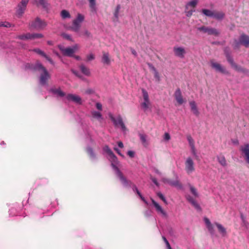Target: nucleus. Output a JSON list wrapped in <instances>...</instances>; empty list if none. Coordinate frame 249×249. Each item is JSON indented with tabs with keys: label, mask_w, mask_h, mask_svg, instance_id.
<instances>
[{
	"label": "nucleus",
	"mask_w": 249,
	"mask_h": 249,
	"mask_svg": "<svg viewBox=\"0 0 249 249\" xmlns=\"http://www.w3.org/2000/svg\"><path fill=\"white\" fill-rule=\"evenodd\" d=\"M103 149L104 151L107 154L108 158L111 160L112 162L111 165L115 171L116 174L118 177L120 179L123 183H126L127 180L123 176L121 172L115 165V164H117L119 163L117 157L115 156V155L108 146H105Z\"/></svg>",
	"instance_id": "nucleus-1"
},
{
	"label": "nucleus",
	"mask_w": 249,
	"mask_h": 249,
	"mask_svg": "<svg viewBox=\"0 0 249 249\" xmlns=\"http://www.w3.org/2000/svg\"><path fill=\"white\" fill-rule=\"evenodd\" d=\"M204 222L209 232L213 236L215 234L214 226L217 228L218 233L222 237H225L227 236V231L226 228L221 224L218 222H214L213 224L208 218H204Z\"/></svg>",
	"instance_id": "nucleus-2"
},
{
	"label": "nucleus",
	"mask_w": 249,
	"mask_h": 249,
	"mask_svg": "<svg viewBox=\"0 0 249 249\" xmlns=\"http://www.w3.org/2000/svg\"><path fill=\"white\" fill-rule=\"evenodd\" d=\"M59 50L61 51L62 54L64 56L69 57H73V54L80 49V45L75 44L72 47H65L63 45H58Z\"/></svg>",
	"instance_id": "nucleus-3"
},
{
	"label": "nucleus",
	"mask_w": 249,
	"mask_h": 249,
	"mask_svg": "<svg viewBox=\"0 0 249 249\" xmlns=\"http://www.w3.org/2000/svg\"><path fill=\"white\" fill-rule=\"evenodd\" d=\"M142 97L141 100V106L142 109L144 111L150 110L151 109V103L149 99L147 91L142 89Z\"/></svg>",
	"instance_id": "nucleus-4"
},
{
	"label": "nucleus",
	"mask_w": 249,
	"mask_h": 249,
	"mask_svg": "<svg viewBox=\"0 0 249 249\" xmlns=\"http://www.w3.org/2000/svg\"><path fill=\"white\" fill-rule=\"evenodd\" d=\"M199 0H190L186 3L184 12L187 17L192 16L193 13L195 12V8Z\"/></svg>",
	"instance_id": "nucleus-5"
},
{
	"label": "nucleus",
	"mask_w": 249,
	"mask_h": 249,
	"mask_svg": "<svg viewBox=\"0 0 249 249\" xmlns=\"http://www.w3.org/2000/svg\"><path fill=\"white\" fill-rule=\"evenodd\" d=\"M35 69L41 72L40 77V83L42 85L46 84L47 81L50 77V74H49L47 70L40 63H39L36 64Z\"/></svg>",
	"instance_id": "nucleus-6"
},
{
	"label": "nucleus",
	"mask_w": 249,
	"mask_h": 249,
	"mask_svg": "<svg viewBox=\"0 0 249 249\" xmlns=\"http://www.w3.org/2000/svg\"><path fill=\"white\" fill-rule=\"evenodd\" d=\"M184 170L188 175H191L195 171V163L190 157H187L185 160Z\"/></svg>",
	"instance_id": "nucleus-7"
},
{
	"label": "nucleus",
	"mask_w": 249,
	"mask_h": 249,
	"mask_svg": "<svg viewBox=\"0 0 249 249\" xmlns=\"http://www.w3.org/2000/svg\"><path fill=\"white\" fill-rule=\"evenodd\" d=\"M109 117L116 127L120 128L122 131L124 132L127 130V128L125 126L123 122L122 117L121 115H119L116 117H114L111 114L109 115Z\"/></svg>",
	"instance_id": "nucleus-8"
},
{
	"label": "nucleus",
	"mask_w": 249,
	"mask_h": 249,
	"mask_svg": "<svg viewBox=\"0 0 249 249\" xmlns=\"http://www.w3.org/2000/svg\"><path fill=\"white\" fill-rule=\"evenodd\" d=\"M85 19L84 15L81 14H78L77 18L73 20L72 26L71 27V30L76 33L79 32L81 24Z\"/></svg>",
	"instance_id": "nucleus-9"
},
{
	"label": "nucleus",
	"mask_w": 249,
	"mask_h": 249,
	"mask_svg": "<svg viewBox=\"0 0 249 249\" xmlns=\"http://www.w3.org/2000/svg\"><path fill=\"white\" fill-rule=\"evenodd\" d=\"M47 23L44 20H42L38 18H36L30 23L31 27L36 30H42L44 29Z\"/></svg>",
	"instance_id": "nucleus-10"
},
{
	"label": "nucleus",
	"mask_w": 249,
	"mask_h": 249,
	"mask_svg": "<svg viewBox=\"0 0 249 249\" xmlns=\"http://www.w3.org/2000/svg\"><path fill=\"white\" fill-rule=\"evenodd\" d=\"M210 65L211 67L214 69L216 71L225 74H229L228 71H227L225 68L223 67L219 63H217L213 60H211L210 61Z\"/></svg>",
	"instance_id": "nucleus-11"
},
{
	"label": "nucleus",
	"mask_w": 249,
	"mask_h": 249,
	"mask_svg": "<svg viewBox=\"0 0 249 249\" xmlns=\"http://www.w3.org/2000/svg\"><path fill=\"white\" fill-rule=\"evenodd\" d=\"M240 151L245 161L249 164V143H246L240 147Z\"/></svg>",
	"instance_id": "nucleus-12"
},
{
	"label": "nucleus",
	"mask_w": 249,
	"mask_h": 249,
	"mask_svg": "<svg viewBox=\"0 0 249 249\" xmlns=\"http://www.w3.org/2000/svg\"><path fill=\"white\" fill-rule=\"evenodd\" d=\"M174 55L180 58H183L186 53V51L183 47L175 46L173 48Z\"/></svg>",
	"instance_id": "nucleus-13"
},
{
	"label": "nucleus",
	"mask_w": 249,
	"mask_h": 249,
	"mask_svg": "<svg viewBox=\"0 0 249 249\" xmlns=\"http://www.w3.org/2000/svg\"><path fill=\"white\" fill-rule=\"evenodd\" d=\"M174 96L178 105H181L186 102V100L183 97L181 91L179 88L176 90Z\"/></svg>",
	"instance_id": "nucleus-14"
},
{
	"label": "nucleus",
	"mask_w": 249,
	"mask_h": 249,
	"mask_svg": "<svg viewBox=\"0 0 249 249\" xmlns=\"http://www.w3.org/2000/svg\"><path fill=\"white\" fill-rule=\"evenodd\" d=\"M28 1V0H22L20 3L18 4L17 9L18 15L21 16L22 15L26 9Z\"/></svg>",
	"instance_id": "nucleus-15"
},
{
	"label": "nucleus",
	"mask_w": 249,
	"mask_h": 249,
	"mask_svg": "<svg viewBox=\"0 0 249 249\" xmlns=\"http://www.w3.org/2000/svg\"><path fill=\"white\" fill-rule=\"evenodd\" d=\"M198 30L203 31L204 33H208L210 35H214L217 36L219 34V32L214 28H208L204 26L199 27Z\"/></svg>",
	"instance_id": "nucleus-16"
},
{
	"label": "nucleus",
	"mask_w": 249,
	"mask_h": 249,
	"mask_svg": "<svg viewBox=\"0 0 249 249\" xmlns=\"http://www.w3.org/2000/svg\"><path fill=\"white\" fill-rule=\"evenodd\" d=\"M66 98L68 101H72L77 104H82V103L81 98L76 94H69L67 95Z\"/></svg>",
	"instance_id": "nucleus-17"
},
{
	"label": "nucleus",
	"mask_w": 249,
	"mask_h": 249,
	"mask_svg": "<svg viewBox=\"0 0 249 249\" xmlns=\"http://www.w3.org/2000/svg\"><path fill=\"white\" fill-rule=\"evenodd\" d=\"M227 58L228 61L229 62V63L231 64V67L235 71L239 72H245V70L243 68H242L240 66L237 65L233 61V59L229 55L227 56Z\"/></svg>",
	"instance_id": "nucleus-18"
},
{
	"label": "nucleus",
	"mask_w": 249,
	"mask_h": 249,
	"mask_svg": "<svg viewBox=\"0 0 249 249\" xmlns=\"http://www.w3.org/2000/svg\"><path fill=\"white\" fill-rule=\"evenodd\" d=\"M151 200L154 206L155 207L157 212L161 214L163 216H166L167 213L166 212L162 209L160 204L155 201L153 198H151Z\"/></svg>",
	"instance_id": "nucleus-19"
},
{
	"label": "nucleus",
	"mask_w": 249,
	"mask_h": 249,
	"mask_svg": "<svg viewBox=\"0 0 249 249\" xmlns=\"http://www.w3.org/2000/svg\"><path fill=\"white\" fill-rule=\"evenodd\" d=\"M239 43L246 48L249 47V36L242 34L239 38Z\"/></svg>",
	"instance_id": "nucleus-20"
},
{
	"label": "nucleus",
	"mask_w": 249,
	"mask_h": 249,
	"mask_svg": "<svg viewBox=\"0 0 249 249\" xmlns=\"http://www.w3.org/2000/svg\"><path fill=\"white\" fill-rule=\"evenodd\" d=\"M161 181L164 184H168L171 186H175L179 188L181 187V185L178 180L173 181L169 178H164L161 179Z\"/></svg>",
	"instance_id": "nucleus-21"
},
{
	"label": "nucleus",
	"mask_w": 249,
	"mask_h": 249,
	"mask_svg": "<svg viewBox=\"0 0 249 249\" xmlns=\"http://www.w3.org/2000/svg\"><path fill=\"white\" fill-rule=\"evenodd\" d=\"M102 63L105 65L108 66L111 64V59L108 53L103 52L101 58Z\"/></svg>",
	"instance_id": "nucleus-22"
},
{
	"label": "nucleus",
	"mask_w": 249,
	"mask_h": 249,
	"mask_svg": "<svg viewBox=\"0 0 249 249\" xmlns=\"http://www.w3.org/2000/svg\"><path fill=\"white\" fill-rule=\"evenodd\" d=\"M189 105L191 107V111L193 112V113L195 115H198L199 112L197 109L196 102L194 101H190L189 102Z\"/></svg>",
	"instance_id": "nucleus-23"
},
{
	"label": "nucleus",
	"mask_w": 249,
	"mask_h": 249,
	"mask_svg": "<svg viewBox=\"0 0 249 249\" xmlns=\"http://www.w3.org/2000/svg\"><path fill=\"white\" fill-rule=\"evenodd\" d=\"M91 114L92 117L93 118L97 120L100 122H101L103 119L102 113L99 111H97L95 110H93L91 112Z\"/></svg>",
	"instance_id": "nucleus-24"
},
{
	"label": "nucleus",
	"mask_w": 249,
	"mask_h": 249,
	"mask_svg": "<svg viewBox=\"0 0 249 249\" xmlns=\"http://www.w3.org/2000/svg\"><path fill=\"white\" fill-rule=\"evenodd\" d=\"M186 199L196 209H200V206H199V204L195 200V199L193 198L192 196H187Z\"/></svg>",
	"instance_id": "nucleus-25"
},
{
	"label": "nucleus",
	"mask_w": 249,
	"mask_h": 249,
	"mask_svg": "<svg viewBox=\"0 0 249 249\" xmlns=\"http://www.w3.org/2000/svg\"><path fill=\"white\" fill-rule=\"evenodd\" d=\"M80 69L81 72L87 76H89L90 75V72L89 69L83 65H81L80 66Z\"/></svg>",
	"instance_id": "nucleus-26"
},
{
	"label": "nucleus",
	"mask_w": 249,
	"mask_h": 249,
	"mask_svg": "<svg viewBox=\"0 0 249 249\" xmlns=\"http://www.w3.org/2000/svg\"><path fill=\"white\" fill-rule=\"evenodd\" d=\"M33 34L27 33L26 34H23L20 35L18 36V38L21 40H28V39H33Z\"/></svg>",
	"instance_id": "nucleus-27"
},
{
	"label": "nucleus",
	"mask_w": 249,
	"mask_h": 249,
	"mask_svg": "<svg viewBox=\"0 0 249 249\" xmlns=\"http://www.w3.org/2000/svg\"><path fill=\"white\" fill-rule=\"evenodd\" d=\"M217 159L218 162L222 166H226L227 165V161L224 156L219 155L217 157Z\"/></svg>",
	"instance_id": "nucleus-28"
},
{
	"label": "nucleus",
	"mask_w": 249,
	"mask_h": 249,
	"mask_svg": "<svg viewBox=\"0 0 249 249\" xmlns=\"http://www.w3.org/2000/svg\"><path fill=\"white\" fill-rule=\"evenodd\" d=\"M224 17V14L222 12L213 11V18L217 19H221Z\"/></svg>",
	"instance_id": "nucleus-29"
},
{
	"label": "nucleus",
	"mask_w": 249,
	"mask_h": 249,
	"mask_svg": "<svg viewBox=\"0 0 249 249\" xmlns=\"http://www.w3.org/2000/svg\"><path fill=\"white\" fill-rule=\"evenodd\" d=\"M151 68L153 72L154 77L157 81L159 82L160 80V78L159 72L153 66H151Z\"/></svg>",
	"instance_id": "nucleus-30"
},
{
	"label": "nucleus",
	"mask_w": 249,
	"mask_h": 249,
	"mask_svg": "<svg viewBox=\"0 0 249 249\" xmlns=\"http://www.w3.org/2000/svg\"><path fill=\"white\" fill-rule=\"evenodd\" d=\"M202 12L206 16L209 17H213V11H212L208 9H202Z\"/></svg>",
	"instance_id": "nucleus-31"
},
{
	"label": "nucleus",
	"mask_w": 249,
	"mask_h": 249,
	"mask_svg": "<svg viewBox=\"0 0 249 249\" xmlns=\"http://www.w3.org/2000/svg\"><path fill=\"white\" fill-rule=\"evenodd\" d=\"M120 9H121V5L119 4L117 5L115 8L114 13V18L117 21L118 20V18H119V15Z\"/></svg>",
	"instance_id": "nucleus-32"
},
{
	"label": "nucleus",
	"mask_w": 249,
	"mask_h": 249,
	"mask_svg": "<svg viewBox=\"0 0 249 249\" xmlns=\"http://www.w3.org/2000/svg\"><path fill=\"white\" fill-rule=\"evenodd\" d=\"M190 190L191 193L195 197H198L199 196V194L196 189L192 185L189 186Z\"/></svg>",
	"instance_id": "nucleus-33"
},
{
	"label": "nucleus",
	"mask_w": 249,
	"mask_h": 249,
	"mask_svg": "<svg viewBox=\"0 0 249 249\" xmlns=\"http://www.w3.org/2000/svg\"><path fill=\"white\" fill-rule=\"evenodd\" d=\"M61 16L63 18H70L71 15L69 12L65 10H63L61 12Z\"/></svg>",
	"instance_id": "nucleus-34"
},
{
	"label": "nucleus",
	"mask_w": 249,
	"mask_h": 249,
	"mask_svg": "<svg viewBox=\"0 0 249 249\" xmlns=\"http://www.w3.org/2000/svg\"><path fill=\"white\" fill-rule=\"evenodd\" d=\"M53 91L59 96L63 97L65 95V93L60 89H53Z\"/></svg>",
	"instance_id": "nucleus-35"
},
{
	"label": "nucleus",
	"mask_w": 249,
	"mask_h": 249,
	"mask_svg": "<svg viewBox=\"0 0 249 249\" xmlns=\"http://www.w3.org/2000/svg\"><path fill=\"white\" fill-rule=\"evenodd\" d=\"M89 3V7L92 11L96 10V0H88Z\"/></svg>",
	"instance_id": "nucleus-36"
},
{
	"label": "nucleus",
	"mask_w": 249,
	"mask_h": 249,
	"mask_svg": "<svg viewBox=\"0 0 249 249\" xmlns=\"http://www.w3.org/2000/svg\"><path fill=\"white\" fill-rule=\"evenodd\" d=\"M95 58V55L92 53H90L87 55L86 61L87 62H89L94 60Z\"/></svg>",
	"instance_id": "nucleus-37"
},
{
	"label": "nucleus",
	"mask_w": 249,
	"mask_h": 249,
	"mask_svg": "<svg viewBox=\"0 0 249 249\" xmlns=\"http://www.w3.org/2000/svg\"><path fill=\"white\" fill-rule=\"evenodd\" d=\"M134 189H136V193L139 196L141 197V198L142 199V200L145 203H147V202L145 200V199H144V198L142 196V195H141V194L140 193V192H139V191L138 190L137 187L136 186H134L133 187V190H134Z\"/></svg>",
	"instance_id": "nucleus-38"
},
{
	"label": "nucleus",
	"mask_w": 249,
	"mask_h": 249,
	"mask_svg": "<svg viewBox=\"0 0 249 249\" xmlns=\"http://www.w3.org/2000/svg\"><path fill=\"white\" fill-rule=\"evenodd\" d=\"M140 137V139H141V141L142 142V143L144 145H146L147 144L146 136L145 135L141 134Z\"/></svg>",
	"instance_id": "nucleus-39"
},
{
	"label": "nucleus",
	"mask_w": 249,
	"mask_h": 249,
	"mask_svg": "<svg viewBox=\"0 0 249 249\" xmlns=\"http://www.w3.org/2000/svg\"><path fill=\"white\" fill-rule=\"evenodd\" d=\"M33 51L35 52V53H37V54L43 56L44 57L45 56H46V54L44 52H43L42 51H41L39 49H34Z\"/></svg>",
	"instance_id": "nucleus-40"
},
{
	"label": "nucleus",
	"mask_w": 249,
	"mask_h": 249,
	"mask_svg": "<svg viewBox=\"0 0 249 249\" xmlns=\"http://www.w3.org/2000/svg\"><path fill=\"white\" fill-rule=\"evenodd\" d=\"M157 195L159 197L160 199H161L166 204H167V200L164 197V196L160 193L158 192L157 193Z\"/></svg>",
	"instance_id": "nucleus-41"
},
{
	"label": "nucleus",
	"mask_w": 249,
	"mask_h": 249,
	"mask_svg": "<svg viewBox=\"0 0 249 249\" xmlns=\"http://www.w3.org/2000/svg\"><path fill=\"white\" fill-rule=\"evenodd\" d=\"M187 140L189 142L190 146L195 145L194 141L191 136H188L187 137Z\"/></svg>",
	"instance_id": "nucleus-42"
},
{
	"label": "nucleus",
	"mask_w": 249,
	"mask_h": 249,
	"mask_svg": "<svg viewBox=\"0 0 249 249\" xmlns=\"http://www.w3.org/2000/svg\"><path fill=\"white\" fill-rule=\"evenodd\" d=\"M163 139L166 142L169 141L171 139L170 134L167 132L165 133L163 135Z\"/></svg>",
	"instance_id": "nucleus-43"
},
{
	"label": "nucleus",
	"mask_w": 249,
	"mask_h": 249,
	"mask_svg": "<svg viewBox=\"0 0 249 249\" xmlns=\"http://www.w3.org/2000/svg\"><path fill=\"white\" fill-rule=\"evenodd\" d=\"M33 39L38 38H42L43 35L41 34H33Z\"/></svg>",
	"instance_id": "nucleus-44"
},
{
	"label": "nucleus",
	"mask_w": 249,
	"mask_h": 249,
	"mask_svg": "<svg viewBox=\"0 0 249 249\" xmlns=\"http://www.w3.org/2000/svg\"><path fill=\"white\" fill-rule=\"evenodd\" d=\"M95 107L98 110H99V111L102 110V105L100 103H99V102L96 103Z\"/></svg>",
	"instance_id": "nucleus-45"
},
{
	"label": "nucleus",
	"mask_w": 249,
	"mask_h": 249,
	"mask_svg": "<svg viewBox=\"0 0 249 249\" xmlns=\"http://www.w3.org/2000/svg\"><path fill=\"white\" fill-rule=\"evenodd\" d=\"M127 155L131 158L134 157L135 153L133 151L129 150L127 153Z\"/></svg>",
	"instance_id": "nucleus-46"
},
{
	"label": "nucleus",
	"mask_w": 249,
	"mask_h": 249,
	"mask_svg": "<svg viewBox=\"0 0 249 249\" xmlns=\"http://www.w3.org/2000/svg\"><path fill=\"white\" fill-rule=\"evenodd\" d=\"M191 152H192V155L194 156H195V157L196 156V151L195 148V145L191 146Z\"/></svg>",
	"instance_id": "nucleus-47"
},
{
	"label": "nucleus",
	"mask_w": 249,
	"mask_h": 249,
	"mask_svg": "<svg viewBox=\"0 0 249 249\" xmlns=\"http://www.w3.org/2000/svg\"><path fill=\"white\" fill-rule=\"evenodd\" d=\"M10 26H11L10 24L8 22L3 23V22H0V27L3 26V27H10Z\"/></svg>",
	"instance_id": "nucleus-48"
},
{
	"label": "nucleus",
	"mask_w": 249,
	"mask_h": 249,
	"mask_svg": "<svg viewBox=\"0 0 249 249\" xmlns=\"http://www.w3.org/2000/svg\"><path fill=\"white\" fill-rule=\"evenodd\" d=\"M81 35H84L86 36H89L90 33L88 30H85L82 32V33L81 34Z\"/></svg>",
	"instance_id": "nucleus-49"
},
{
	"label": "nucleus",
	"mask_w": 249,
	"mask_h": 249,
	"mask_svg": "<svg viewBox=\"0 0 249 249\" xmlns=\"http://www.w3.org/2000/svg\"><path fill=\"white\" fill-rule=\"evenodd\" d=\"M243 226L245 227L247 229L249 228V223L246 221L244 219L243 220Z\"/></svg>",
	"instance_id": "nucleus-50"
},
{
	"label": "nucleus",
	"mask_w": 249,
	"mask_h": 249,
	"mask_svg": "<svg viewBox=\"0 0 249 249\" xmlns=\"http://www.w3.org/2000/svg\"><path fill=\"white\" fill-rule=\"evenodd\" d=\"M152 181L153 183L157 186H159V183L157 181V180L155 178H151Z\"/></svg>",
	"instance_id": "nucleus-51"
},
{
	"label": "nucleus",
	"mask_w": 249,
	"mask_h": 249,
	"mask_svg": "<svg viewBox=\"0 0 249 249\" xmlns=\"http://www.w3.org/2000/svg\"><path fill=\"white\" fill-rule=\"evenodd\" d=\"M63 37H64L65 38H66L68 40H71V36L68 34H63L62 35Z\"/></svg>",
	"instance_id": "nucleus-52"
},
{
	"label": "nucleus",
	"mask_w": 249,
	"mask_h": 249,
	"mask_svg": "<svg viewBox=\"0 0 249 249\" xmlns=\"http://www.w3.org/2000/svg\"><path fill=\"white\" fill-rule=\"evenodd\" d=\"M36 2L38 3L39 4L44 6L45 4V0H37Z\"/></svg>",
	"instance_id": "nucleus-53"
},
{
	"label": "nucleus",
	"mask_w": 249,
	"mask_h": 249,
	"mask_svg": "<svg viewBox=\"0 0 249 249\" xmlns=\"http://www.w3.org/2000/svg\"><path fill=\"white\" fill-rule=\"evenodd\" d=\"M114 150L122 157H124V156L121 153L120 151L116 147H114Z\"/></svg>",
	"instance_id": "nucleus-54"
},
{
	"label": "nucleus",
	"mask_w": 249,
	"mask_h": 249,
	"mask_svg": "<svg viewBox=\"0 0 249 249\" xmlns=\"http://www.w3.org/2000/svg\"><path fill=\"white\" fill-rule=\"evenodd\" d=\"M51 64L53 65L54 62L52 60L51 58H50L49 57H48L47 55H46V56L44 57Z\"/></svg>",
	"instance_id": "nucleus-55"
},
{
	"label": "nucleus",
	"mask_w": 249,
	"mask_h": 249,
	"mask_svg": "<svg viewBox=\"0 0 249 249\" xmlns=\"http://www.w3.org/2000/svg\"><path fill=\"white\" fill-rule=\"evenodd\" d=\"M87 151L88 152V153L91 156V157H93V151H92V150L91 148H88L87 149Z\"/></svg>",
	"instance_id": "nucleus-56"
},
{
	"label": "nucleus",
	"mask_w": 249,
	"mask_h": 249,
	"mask_svg": "<svg viewBox=\"0 0 249 249\" xmlns=\"http://www.w3.org/2000/svg\"><path fill=\"white\" fill-rule=\"evenodd\" d=\"M154 172L156 174H157L160 176H161V175H162L161 172L159 170H158L157 169H155Z\"/></svg>",
	"instance_id": "nucleus-57"
},
{
	"label": "nucleus",
	"mask_w": 249,
	"mask_h": 249,
	"mask_svg": "<svg viewBox=\"0 0 249 249\" xmlns=\"http://www.w3.org/2000/svg\"><path fill=\"white\" fill-rule=\"evenodd\" d=\"M163 239L166 244L167 248H168V249H171L169 243H168V241L166 240V239L165 237H163Z\"/></svg>",
	"instance_id": "nucleus-58"
},
{
	"label": "nucleus",
	"mask_w": 249,
	"mask_h": 249,
	"mask_svg": "<svg viewBox=\"0 0 249 249\" xmlns=\"http://www.w3.org/2000/svg\"><path fill=\"white\" fill-rule=\"evenodd\" d=\"M118 145L120 148H123L124 147V144L123 143L120 141L117 142Z\"/></svg>",
	"instance_id": "nucleus-59"
},
{
	"label": "nucleus",
	"mask_w": 249,
	"mask_h": 249,
	"mask_svg": "<svg viewBox=\"0 0 249 249\" xmlns=\"http://www.w3.org/2000/svg\"><path fill=\"white\" fill-rule=\"evenodd\" d=\"M86 92L88 94H91L93 92V90L91 89H89L86 90Z\"/></svg>",
	"instance_id": "nucleus-60"
},
{
	"label": "nucleus",
	"mask_w": 249,
	"mask_h": 249,
	"mask_svg": "<svg viewBox=\"0 0 249 249\" xmlns=\"http://www.w3.org/2000/svg\"><path fill=\"white\" fill-rule=\"evenodd\" d=\"M75 59H76V60H81V57L78 56V55H74L73 54V56Z\"/></svg>",
	"instance_id": "nucleus-61"
},
{
	"label": "nucleus",
	"mask_w": 249,
	"mask_h": 249,
	"mask_svg": "<svg viewBox=\"0 0 249 249\" xmlns=\"http://www.w3.org/2000/svg\"><path fill=\"white\" fill-rule=\"evenodd\" d=\"M131 53H132L133 54H134V55H135V56H136V55H137V53H136V51H135V50H134V49H132V50H131Z\"/></svg>",
	"instance_id": "nucleus-62"
},
{
	"label": "nucleus",
	"mask_w": 249,
	"mask_h": 249,
	"mask_svg": "<svg viewBox=\"0 0 249 249\" xmlns=\"http://www.w3.org/2000/svg\"><path fill=\"white\" fill-rule=\"evenodd\" d=\"M47 43H48L49 45H52V42H51V41H48L47 42Z\"/></svg>",
	"instance_id": "nucleus-63"
},
{
	"label": "nucleus",
	"mask_w": 249,
	"mask_h": 249,
	"mask_svg": "<svg viewBox=\"0 0 249 249\" xmlns=\"http://www.w3.org/2000/svg\"><path fill=\"white\" fill-rule=\"evenodd\" d=\"M72 72H73V73H74L75 74H76V75L77 74V72H76L75 71H74L72 70Z\"/></svg>",
	"instance_id": "nucleus-64"
}]
</instances>
